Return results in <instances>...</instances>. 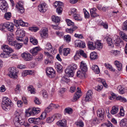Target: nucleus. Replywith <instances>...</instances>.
Here are the masks:
<instances>
[{"label":"nucleus","instance_id":"1","mask_svg":"<svg viewBox=\"0 0 127 127\" xmlns=\"http://www.w3.org/2000/svg\"><path fill=\"white\" fill-rule=\"evenodd\" d=\"M1 49L4 53H1L0 55V56L4 58L11 56V53L14 52L13 50L8 45H3L1 46Z\"/></svg>","mask_w":127,"mask_h":127},{"label":"nucleus","instance_id":"2","mask_svg":"<svg viewBox=\"0 0 127 127\" xmlns=\"http://www.w3.org/2000/svg\"><path fill=\"white\" fill-rule=\"evenodd\" d=\"M25 122L22 119L21 115L18 112H15V117L13 120V123L15 126L17 127H20L23 125Z\"/></svg>","mask_w":127,"mask_h":127},{"label":"nucleus","instance_id":"3","mask_svg":"<svg viewBox=\"0 0 127 127\" xmlns=\"http://www.w3.org/2000/svg\"><path fill=\"white\" fill-rule=\"evenodd\" d=\"M12 103L11 100L5 97L3 98L1 106L4 110L7 111L10 110Z\"/></svg>","mask_w":127,"mask_h":127},{"label":"nucleus","instance_id":"4","mask_svg":"<svg viewBox=\"0 0 127 127\" xmlns=\"http://www.w3.org/2000/svg\"><path fill=\"white\" fill-rule=\"evenodd\" d=\"M9 71V76L12 78L16 79L17 78V71L16 68L14 67H10L8 69Z\"/></svg>","mask_w":127,"mask_h":127},{"label":"nucleus","instance_id":"5","mask_svg":"<svg viewBox=\"0 0 127 127\" xmlns=\"http://www.w3.org/2000/svg\"><path fill=\"white\" fill-rule=\"evenodd\" d=\"M8 7L7 3L5 0H0V9L3 12L6 11Z\"/></svg>","mask_w":127,"mask_h":127},{"label":"nucleus","instance_id":"6","mask_svg":"<svg viewBox=\"0 0 127 127\" xmlns=\"http://www.w3.org/2000/svg\"><path fill=\"white\" fill-rule=\"evenodd\" d=\"M46 72L47 76L50 78H53L56 75L55 71L51 67L47 68Z\"/></svg>","mask_w":127,"mask_h":127},{"label":"nucleus","instance_id":"7","mask_svg":"<svg viewBox=\"0 0 127 127\" xmlns=\"http://www.w3.org/2000/svg\"><path fill=\"white\" fill-rule=\"evenodd\" d=\"M113 43L117 46H118L121 43H122V40L117 35H114L112 37Z\"/></svg>","mask_w":127,"mask_h":127},{"label":"nucleus","instance_id":"8","mask_svg":"<svg viewBox=\"0 0 127 127\" xmlns=\"http://www.w3.org/2000/svg\"><path fill=\"white\" fill-rule=\"evenodd\" d=\"M77 92L75 94L73 98L71 100L72 101L75 102L80 97V95L79 94L81 92L80 89L79 87H78L77 88Z\"/></svg>","mask_w":127,"mask_h":127},{"label":"nucleus","instance_id":"9","mask_svg":"<svg viewBox=\"0 0 127 127\" xmlns=\"http://www.w3.org/2000/svg\"><path fill=\"white\" fill-rule=\"evenodd\" d=\"M63 46H61L59 49V52L60 54H62L63 53L64 56H67L70 53V49L69 48H64V49L63 51L62 49L63 48Z\"/></svg>","mask_w":127,"mask_h":127},{"label":"nucleus","instance_id":"10","mask_svg":"<svg viewBox=\"0 0 127 127\" xmlns=\"http://www.w3.org/2000/svg\"><path fill=\"white\" fill-rule=\"evenodd\" d=\"M23 4L22 3L19 1L17 3V4H16V7L18 12L21 13H23L25 11Z\"/></svg>","mask_w":127,"mask_h":127},{"label":"nucleus","instance_id":"11","mask_svg":"<svg viewBox=\"0 0 127 127\" xmlns=\"http://www.w3.org/2000/svg\"><path fill=\"white\" fill-rule=\"evenodd\" d=\"M38 9L40 12H45L47 9V5L45 3L40 4L38 6Z\"/></svg>","mask_w":127,"mask_h":127},{"label":"nucleus","instance_id":"12","mask_svg":"<svg viewBox=\"0 0 127 127\" xmlns=\"http://www.w3.org/2000/svg\"><path fill=\"white\" fill-rule=\"evenodd\" d=\"M22 57L26 61H29L32 59V56L29 53L24 52L21 55Z\"/></svg>","mask_w":127,"mask_h":127},{"label":"nucleus","instance_id":"13","mask_svg":"<svg viewBox=\"0 0 127 127\" xmlns=\"http://www.w3.org/2000/svg\"><path fill=\"white\" fill-rule=\"evenodd\" d=\"M104 112L105 111L103 109H98L97 111V116L101 120L104 119Z\"/></svg>","mask_w":127,"mask_h":127},{"label":"nucleus","instance_id":"14","mask_svg":"<svg viewBox=\"0 0 127 127\" xmlns=\"http://www.w3.org/2000/svg\"><path fill=\"white\" fill-rule=\"evenodd\" d=\"M75 44L76 46L82 48H85V44L83 41L80 40H76L75 41Z\"/></svg>","mask_w":127,"mask_h":127},{"label":"nucleus","instance_id":"15","mask_svg":"<svg viewBox=\"0 0 127 127\" xmlns=\"http://www.w3.org/2000/svg\"><path fill=\"white\" fill-rule=\"evenodd\" d=\"M65 72L67 75L68 77H72L74 75V72L68 66L65 70Z\"/></svg>","mask_w":127,"mask_h":127},{"label":"nucleus","instance_id":"16","mask_svg":"<svg viewBox=\"0 0 127 127\" xmlns=\"http://www.w3.org/2000/svg\"><path fill=\"white\" fill-rule=\"evenodd\" d=\"M14 23L16 26L18 28L19 25L22 26H26L27 25V23H25L21 20L19 19L14 20Z\"/></svg>","mask_w":127,"mask_h":127},{"label":"nucleus","instance_id":"17","mask_svg":"<svg viewBox=\"0 0 127 127\" xmlns=\"http://www.w3.org/2000/svg\"><path fill=\"white\" fill-rule=\"evenodd\" d=\"M5 28L7 29L8 31L12 32L13 31L14 25L11 23L6 22L5 23Z\"/></svg>","mask_w":127,"mask_h":127},{"label":"nucleus","instance_id":"18","mask_svg":"<svg viewBox=\"0 0 127 127\" xmlns=\"http://www.w3.org/2000/svg\"><path fill=\"white\" fill-rule=\"evenodd\" d=\"M40 36L42 38H45L48 36V31L47 29H44L40 32Z\"/></svg>","mask_w":127,"mask_h":127},{"label":"nucleus","instance_id":"19","mask_svg":"<svg viewBox=\"0 0 127 127\" xmlns=\"http://www.w3.org/2000/svg\"><path fill=\"white\" fill-rule=\"evenodd\" d=\"M92 92L90 90H89L86 94L85 97V100L86 101L91 100L92 98Z\"/></svg>","mask_w":127,"mask_h":127},{"label":"nucleus","instance_id":"20","mask_svg":"<svg viewBox=\"0 0 127 127\" xmlns=\"http://www.w3.org/2000/svg\"><path fill=\"white\" fill-rule=\"evenodd\" d=\"M80 69L82 72H85L87 71V66L84 62L82 61L81 63Z\"/></svg>","mask_w":127,"mask_h":127},{"label":"nucleus","instance_id":"21","mask_svg":"<svg viewBox=\"0 0 127 127\" xmlns=\"http://www.w3.org/2000/svg\"><path fill=\"white\" fill-rule=\"evenodd\" d=\"M16 34L20 37H23L25 36V31L23 30H17L16 32Z\"/></svg>","mask_w":127,"mask_h":127},{"label":"nucleus","instance_id":"22","mask_svg":"<svg viewBox=\"0 0 127 127\" xmlns=\"http://www.w3.org/2000/svg\"><path fill=\"white\" fill-rule=\"evenodd\" d=\"M96 9L95 8H92L90 10V15L93 18L99 16V15L96 13Z\"/></svg>","mask_w":127,"mask_h":127},{"label":"nucleus","instance_id":"23","mask_svg":"<svg viewBox=\"0 0 127 127\" xmlns=\"http://www.w3.org/2000/svg\"><path fill=\"white\" fill-rule=\"evenodd\" d=\"M66 122L65 119H63L61 120H59L57 123V125L59 126L64 127L66 125Z\"/></svg>","mask_w":127,"mask_h":127},{"label":"nucleus","instance_id":"24","mask_svg":"<svg viewBox=\"0 0 127 127\" xmlns=\"http://www.w3.org/2000/svg\"><path fill=\"white\" fill-rule=\"evenodd\" d=\"M95 48L100 50L102 48L103 44L99 40H97L95 43Z\"/></svg>","mask_w":127,"mask_h":127},{"label":"nucleus","instance_id":"25","mask_svg":"<svg viewBox=\"0 0 127 127\" xmlns=\"http://www.w3.org/2000/svg\"><path fill=\"white\" fill-rule=\"evenodd\" d=\"M120 124L122 127H127V119H124L120 121Z\"/></svg>","mask_w":127,"mask_h":127},{"label":"nucleus","instance_id":"26","mask_svg":"<svg viewBox=\"0 0 127 127\" xmlns=\"http://www.w3.org/2000/svg\"><path fill=\"white\" fill-rule=\"evenodd\" d=\"M92 69L96 74H98L100 72L99 68L96 65H93L92 67Z\"/></svg>","mask_w":127,"mask_h":127},{"label":"nucleus","instance_id":"27","mask_svg":"<svg viewBox=\"0 0 127 127\" xmlns=\"http://www.w3.org/2000/svg\"><path fill=\"white\" fill-rule=\"evenodd\" d=\"M40 112V109L38 108L33 107L32 108V116L36 115Z\"/></svg>","mask_w":127,"mask_h":127},{"label":"nucleus","instance_id":"28","mask_svg":"<svg viewBox=\"0 0 127 127\" xmlns=\"http://www.w3.org/2000/svg\"><path fill=\"white\" fill-rule=\"evenodd\" d=\"M114 64L117 67L119 70H121L122 67V64L119 61H116L115 62Z\"/></svg>","mask_w":127,"mask_h":127},{"label":"nucleus","instance_id":"29","mask_svg":"<svg viewBox=\"0 0 127 127\" xmlns=\"http://www.w3.org/2000/svg\"><path fill=\"white\" fill-rule=\"evenodd\" d=\"M90 57L92 60H95L96 59L98 58L97 54L95 52H92L90 54Z\"/></svg>","mask_w":127,"mask_h":127},{"label":"nucleus","instance_id":"30","mask_svg":"<svg viewBox=\"0 0 127 127\" xmlns=\"http://www.w3.org/2000/svg\"><path fill=\"white\" fill-rule=\"evenodd\" d=\"M40 50V48L38 47L33 48L32 49V56H35L36 55L38 52Z\"/></svg>","mask_w":127,"mask_h":127},{"label":"nucleus","instance_id":"31","mask_svg":"<svg viewBox=\"0 0 127 127\" xmlns=\"http://www.w3.org/2000/svg\"><path fill=\"white\" fill-rule=\"evenodd\" d=\"M88 48L91 50H94L95 49V44H94L93 42L89 41L88 43Z\"/></svg>","mask_w":127,"mask_h":127},{"label":"nucleus","instance_id":"32","mask_svg":"<svg viewBox=\"0 0 127 127\" xmlns=\"http://www.w3.org/2000/svg\"><path fill=\"white\" fill-rule=\"evenodd\" d=\"M118 111V108L117 107L114 106L112 107V109L111 111V113L113 114H114L117 113Z\"/></svg>","mask_w":127,"mask_h":127},{"label":"nucleus","instance_id":"33","mask_svg":"<svg viewBox=\"0 0 127 127\" xmlns=\"http://www.w3.org/2000/svg\"><path fill=\"white\" fill-rule=\"evenodd\" d=\"M11 17V14L10 12H7L5 13L4 16V18L7 20L10 19Z\"/></svg>","mask_w":127,"mask_h":127},{"label":"nucleus","instance_id":"34","mask_svg":"<svg viewBox=\"0 0 127 127\" xmlns=\"http://www.w3.org/2000/svg\"><path fill=\"white\" fill-rule=\"evenodd\" d=\"M33 102L36 104L39 105L41 103V101L39 98L36 96L33 97Z\"/></svg>","mask_w":127,"mask_h":127},{"label":"nucleus","instance_id":"35","mask_svg":"<svg viewBox=\"0 0 127 127\" xmlns=\"http://www.w3.org/2000/svg\"><path fill=\"white\" fill-rule=\"evenodd\" d=\"M104 65L107 69H109L110 71L113 72H114L115 71V69L110 64L105 63Z\"/></svg>","mask_w":127,"mask_h":127},{"label":"nucleus","instance_id":"36","mask_svg":"<svg viewBox=\"0 0 127 127\" xmlns=\"http://www.w3.org/2000/svg\"><path fill=\"white\" fill-rule=\"evenodd\" d=\"M25 115L27 117L30 116L32 114V109L30 108L26 110L25 112Z\"/></svg>","mask_w":127,"mask_h":127},{"label":"nucleus","instance_id":"37","mask_svg":"<svg viewBox=\"0 0 127 127\" xmlns=\"http://www.w3.org/2000/svg\"><path fill=\"white\" fill-rule=\"evenodd\" d=\"M52 45L50 43H47L45 45L44 50L45 51H49L52 49Z\"/></svg>","mask_w":127,"mask_h":127},{"label":"nucleus","instance_id":"38","mask_svg":"<svg viewBox=\"0 0 127 127\" xmlns=\"http://www.w3.org/2000/svg\"><path fill=\"white\" fill-rule=\"evenodd\" d=\"M112 39L111 38L108 37L107 38L106 41L107 43L109 46L113 47V43L112 42Z\"/></svg>","mask_w":127,"mask_h":127},{"label":"nucleus","instance_id":"39","mask_svg":"<svg viewBox=\"0 0 127 127\" xmlns=\"http://www.w3.org/2000/svg\"><path fill=\"white\" fill-rule=\"evenodd\" d=\"M32 71L29 70H26L24 71L22 73V75L23 76H25L27 75L31 74Z\"/></svg>","mask_w":127,"mask_h":127},{"label":"nucleus","instance_id":"40","mask_svg":"<svg viewBox=\"0 0 127 127\" xmlns=\"http://www.w3.org/2000/svg\"><path fill=\"white\" fill-rule=\"evenodd\" d=\"M52 21L58 23L60 21V18L58 16H53L52 17Z\"/></svg>","mask_w":127,"mask_h":127},{"label":"nucleus","instance_id":"41","mask_svg":"<svg viewBox=\"0 0 127 127\" xmlns=\"http://www.w3.org/2000/svg\"><path fill=\"white\" fill-rule=\"evenodd\" d=\"M116 99L118 100H120L121 101L123 102H125L127 101V100L126 98L122 97L121 96H118L116 98Z\"/></svg>","mask_w":127,"mask_h":127},{"label":"nucleus","instance_id":"42","mask_svg":"<svg viewBox=\"0 0 127 127\" xmlns=\"http://www.w3.org/2000/svg\"><path fill=\"white\" fill-rule=\"evenodd\" d=\"M64 39L68 43L71 41V36L69 35H65L64 37Z\"/></svg>","mask_w":127,"mask_h":127},{"label":"nucleus","instance_id":"43","mask_svg":"<svg viewBox=\"0 0 127 127\" xmlns=\"http://www.w3.org/2000/svg\"><path fill=\"white\" fill-rule=\"evenodd\" d=\"M85 72L82 71H81L80 70L78 71L77 72V76L78 77L81 78L84 76Z\"/></svg>","mask_w":127,"mask_h":127},{"label":"nucleus","instance_id":"44","mask_svg":"<svg viewBox=\"0 0 127 127\" xmlns=\"http://www.w3.org/2000/svg\"><path fill=\"white\" fill-rule=\"evenodd\" d=\"M73 110L72 109L70 108H67L65 109L64 112L65 113L70 114L72 112Z\"/></svg>","mask_w":127,"mask_h":127},{"label":"nucleus","instance_id":"45","mask_svg":"<svg viewBox=\"0 0 127 127\" xmlns=\"http://www.w3.org/2000/svg\"><path fill=\"white\" fill-rule=\"evenodd\" d=\"M55 67L57 70L60 71L61 70L62 68V66L58 63H56L55 64Z\"/></svg>","mask_w":127,"mask_h":127},{"label":"nucleus","instance_id":"46","mask_svg":"<svg viewBox=\"0 0 127 127\" xmlns=\"http://www.w3.org/2000/svg\"><path fill=\"white\" fill-rule=\"evenodd\" d=\"M92 123L94 124H96L100 123L99 120L97 118H95L91 120Z\"/></svg>","mask_w":127,"mask_h":127},{"label":"nucleus","instance_id":"47","mask_svg":"<svg viewBox=\"0 0 127 127\" xmlns=\"http://www.w3.org/2000/svg\"><path fill=\"white\" fill-rule=\"evenodd\" d=\"M77 127H83L84 123L82 121H79L76 123Z\"/></svg>","mask_w":127,"mask_h":127},{"label":"nucleus","instance_id":"48","mask_svg":"<svg viewBox=\"0 0 127 127\" xmlns=\"http://www.w3.org/2000/svg\"><path fill=\"white\" fill-rule=\"evenodd\" d=\"M23 44L22 43H16L14 47L15 49L17 50L20 49L22 46Z\"/></svg>","mask_w":127,"mask_h":127},{"label":"nucleus","instance_id":"49","mask_svg":"<svg viewBox=\"0 0 127 127\" xmlns=\"http://www.w3.org/2000/svg\"><path fill=\"white\" fill-rule=\"evenodd\" d=\"M40 120V118H35L32 117V124H38V122Z\"/></svg>","mask_w":127,"mask_h":127},{"label":"nucleus","instance_id":"50","mask_svg":"<svg viewBox=\"0 0 127 127\" xmlns=\"http://www.w3.org/2000/svg\"><path fill=\"white\" fill-rule=\"evenodd\" d=\"M101 127H113L112 124L110 123H103L101 125Z\"/></svg>","mask_w":127,"mask_h":127},{"label":"nucleus","instance_id":"51","mask_svg":"<svg viewBox=\"0 0 127 127\" xmlns=\"http://www.w3.org/2000/svg\"><path fill=\"white\" fill-rule=\"evenodd\" d=\"M47 115V113L46 112H42L40 116V120H44L46 117Z\"/></svg>","mask_w":127,"mask_h":127},{"label":"nucleus","instance_id":"52","mask_svg":"<svg viewBox=\"0 0 127 127\" xmlns=\"http://www.w3.org/2000/svg\"><path fill=\"white\" fill-rule=\"evenodd\" d=\"M118 90H119V93L121 94H123L124 93V88L123 87H122L121 86H119L118 88Z\"/></svg>","mask_w":127,"mask_h":127},{"label":"nucleus","instance_id":"53","mask_svg":"<svg viewBox=\"0 0 127 127\" xmlns=\"http://www.w3.org/2000/svg\"><path fill=\"white\" fill-rule=\"evenodd\" d=\"M67 24L68 26H70L74 25V23L71 20L69 19H67L66 20Z\"/></svg>","mask_w":127,"mask_h":127},{"label":"nucleus","instance_id":"54","mask_svg":"<svg viewBox=\"0 0 127 127\" xmlns=\"http://www.w3.org/2000/svg\"><path fill=\"white\" fill-rule=\"evenodd\" d=\"M111 52L112 54H113L115 56H117L120 53V51L117 50H112L111 51Z\"/></svg>","mask_w":127,"mask_h":127},{"label":"nucleus","instance_id":"55","mask_svg":"<svg viewBox=\"0 0 127 127\" xmlns=\"http://www.w3.org/2000/svg\"><path fill=\"white\" fill-rule=\"evenodd\" d=\"M122 28L124 30L127 31V20L123 23Z\"/></svg>","mask_w":127,"mask_h":127},{"label":"nucleus","instance_id":"56","mask_svg":"<svg viewBox=\"0 0 127 127\" xmlns=\"http://www.w3.org/2000/svg\"><path fill=\"white\" fill-rule=\"evenodd\" d=\"M54 120V117L52 116L46 119V122L48 123H50L53 122Z\"/></svg>","mask_w":127,"mask_h":127},{"label":"nucleus","instance_id":"57","mask_svg":"<svg viewBox=\"0 0 127 127\" xmlns=\"http://www.w3.org/2000/svg\"><path fill=\"white\" fill-rule=\"evenodd\" d=\"M70 67L71 69L73 71L74 70L76 69L77 68V65L75 64H72L68 66Z\"/></svg>","mask_w":127,"mask_h":127},{"label":"nucleus","instance_id":"58","mask_svg":"<svg viewBox=\"0 0 127 127\" xmlns=\"http://www.w3.org/2000/svg\"><path fill=\"white\" fill-rule=\"evenodd\" d=\"M38 41L37 39L35 38L32 37V44L33 45H36L38 44Z\"/></svg>","mask_w":127,"mask_h":127},{"label":"nucleus","instance_id":"59","mask_svg":"<svg viewBox=\"0 0 127 127\" xmlns=\"http://www.w3.org/2000/svg\"><path fill=\"white\" fill-rule=\"evenodd\" d=\"M79 53L80 55L85 58H86L87 57L85 53H84V51L82 50H80L79 52Z\"/></svg>","mask_w":127,"mask_h":127},{"label":"nucleus","instance_id":"60","mask_svg":"<svg viewBox=\"0 0 127 127\" xmlns=\"http://www.w3.org/2000/svg\"><path fill=\"white\" fill-rule=\"evenodd\" d=\"M62 10L63 8L61 7H58L56 9V11L59 14H61Z\"/></svg>","mask_w":127,"mask_h":127},{"label":"nucleus","instance_id":"61","mask_svg":"<svg viewBox=\"0 0 127 127\" xmlns=\"http://www.w3.org/2000/svg\"><path fill=\"white\" fill-rule=\"evenodd\" d=\"M45 63L46 64H50L53 63V61L52 60H50L49 59H46L45 60Z\"/></svg>","mask_w":127,"mask_h":127},{"label":"nucleus","instance_id":"62","mask_svg":"<svg viewBox=\"0 0 127 127\" xmlns=\"http://www.w3.org/2000/svg\"><path fill=\"white\" fill-rule=\"evenodd\" d=\"M42 92V95L43 97L45 98H47L48 97V95L46 91L45 90H43Z\"/></svg>","mask_w":127,"mask_h":127},{"label":"nucleus","instance_id":"63","mask_svg":"<svg viewBox=\"0 0 127 127\" xmlns=\"http://www.w3.org/2000/svg\"><path fill=\"white\" fill-rule=\"evenodd\" d=\"M119 34L120 36L123 39L127 35L124 32L121 31H120V32Z\"/></svg>","mask_w":127,"mask_h":127},{"label":"nucleus","instance_id":"64","mask_svg":"<svg viewBox=\"0 0 127 127\" xmlns=\"http://www.w3.org/2000/svg\"><path fill=\"white\" fill-rule=\"evenodd\" d=\"M76 91V87L74 86H72L70 87L69 91L71 93H73L75 92Z\"/></svg>","mask_w":127,"mask_h":127}]
</instances>
